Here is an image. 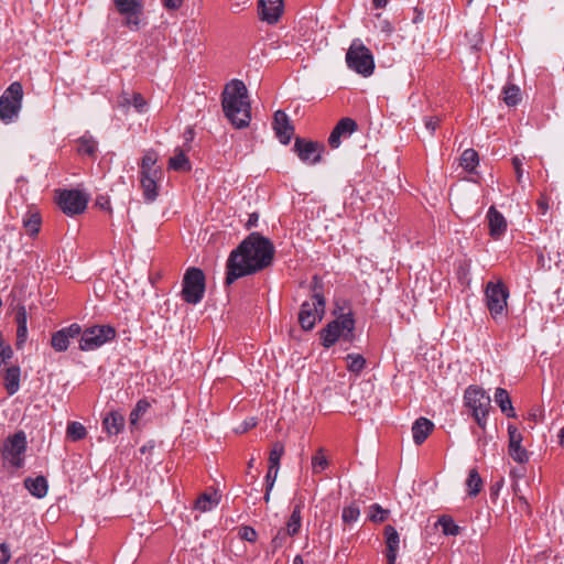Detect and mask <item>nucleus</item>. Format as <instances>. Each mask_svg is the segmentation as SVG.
<instances>
[{
    "instance_id": "aec40b11",
    "label": "nucleus",
    "mask_w": 564,
    "mask_h": 564,
    "mask_svg": "<svg viewBox=\"0 0 564 564\" xmlns=\"http://www.w3.org/2000/svg\"><path fill=\"white\" fill-rule=\"evenodd\" d=\"M509 455L517 463L523 464L529 460V455L525 448L521 446L522 435L517 427L509 425Z\"/></svg>"
},
{
    "instance_id": "c756f323",
    "label": "nucleus",
    "mask_w": 564,
    "mask_h": 564,
    "mask_svg": "<svg viewBox=\"0 0 564 564\" xmlns=\"http://www.w3.org/2000/svg\"><path fill=\"white\" fill-rule=\"evenodd\" d=\"M169 169L177 172H188L192 170V164L182 149H175V154L169 160Z\"/></svg>"
},
{
    "instance_id": "0e129e2a",
    "label": "nucleus",
    "mask_w": 564,
    "mask_h": 564,
    "mask_svg": "<svg viewBox=\"0 0 564 564\" xmlns=\"http://www.w3.org/2000/svg\"><path fill=\"white\" fill-rule=\"evenodd\" d=\"M538 207H539V209L541 210L542 214H545L547 208H549L547 203L544 202V200H539L538 202Z\"/></svg>"
},
{
    "instance_id": "6e6552de",
    "label": "nucleus",
    "mask_w": 564,
    "mask_h": 564,
    "mask_svg": "<svg viewBox=\"0 0 564 564\" xmlns=\"http://www.w3.org/2000/svg\"><path fill=\"white\" fill-rule=\"evenodd\" d=\"M203 270L198 268H188L183 276L182 299L188 304L199 303L205 294L206 283Z\"/></svg>"
},
{
    "instance_id": "3c124183",
    "label": "nucleus",
    "mask_w": 564,
    "mask_h": 564,
    "mask_svg": "<svg viewBox=\"0 0 564 564\" xmlns=\"http://www.w3.org/2000/svg\"><path fill=\"white\" fill-rule=\"evenodd\" d=\"M15 312V323L17 325H28V313L26 308L23 304L19 303L14 307Z\"/></svg>"
},
{
    "instance_id": "f8f14e48",
    "label": "nucleus",
    "mask_w": 564,
    "mask_h": 564,
    "mask_svg": "<svg viewBox=\"0 0 564 564\" xmlns=\"http://www.w3.org/2000/svg\"><path fill=\"white\" fill-rule=\"evenodd\" d=\"M88 197L78 189H62L57 192L56 204L68 216L79 215L85 212Z\"/></svg>"
},
{
    "instance_id": "774afa93",
    "label": "nucleus",
    "mask_w": 564,
    "mask_h": 564,
    "mask_svg": "<svg viewBox=\"0 0 564 564\" xmlns=\"http://www.w3.org/2000/svg\"><path fill=\"white\" fill-rule=\"evenodd\" d=\"M558 437H560V444L562 446H564V427L561 430Z\"/></svg>"
},
{
    "instance_id": "79ce46f5",
    "label": "nucleus",
    "mask_w": 564,
    "mask_h": 564,
    "mask_svg": "<svg viewBox=\"0 0 564 564\" xmlns=\"http://www.w3.org/2000/svg\"><path fill=\"white\" fill-rule=\"evenodd\" d=\"M121 104L123 106L132 105L138 112L144 111L147 106V101L140 93H133L131 98L127 94H124L122 96Z\"/></svg>"
},
{
    "instance_id": "393cba45",
    "label": "nucleus",
    "mask_w": 564,
    "mask_h": 564,
    "mask_svg": "<svg viewBox=\"0 0 564 564\" xmlns=\"http://www.w3.org/2000/svg\"><path fill=\"white\" fill-rule=\"evenodd\" d=\"M21 370L19 366H11L4 370L3 386L9 395H13L20 388Z\"/></svg>"
},
{
    "instance_id": "ea45409f",
    "label": "nucleus",
    "mask_w": 564,
    "mask_h": 564,
    "mask_svg": "<svg viewBox=\"0 0 564 564\" xmlns=\"http://www.w3.org/2000/svg\"><path fill=\"white\" fill-rule=\"evenodd\" d=\"M437 524L442 528V532L445 535L456 536L460 533V528L448 516H442L438 519Z\"/></svg>"
},
{
    "instance_id": "052dcab7",
    "label": "nucleus",
    "mask_w": 564,
    "mask_h": 564,
    "mask_svg": "<svg viewBox=\"0 0 564 564\" xmlns=\"http://www.w3.org/2000/svg\"><path fill=\"white\" fill-rule=\"evenodd\" d=\"M258 221V214L256 213H252L250 216H249V220L247 223V227L248 228H251L252 226H256Z\"/></svg>"
},
{
    "instance_id": "473e14b6",
    "label": "nucleus",
    "mask_w": 564,
    "mask_h": 564,
    "mask_svg": "<svg viewBox=\"0 0 564 564\" xmlns=\"http://www.w3.org/2000/svg\"><path fill=\"white\" fill-rule=\"evenodd\" d=\"M521 90L518 86L509 84L503 87L502 100L509 107H514L521 101Z\"/></svg>"
},
{
    "instance_id": "de8ad7c7",
    "label": "nucleus",
    "mask_w": 564,
    "mask_h": 564,
    "mask_svg": "<svg viewBox=\"0 0 564 564\" xmlns=\"http://www.w3.org/2000/svg\"><path fill=\"white\" fill-rule=\"evenodd\" d=\"M158 153L154 150H149L144 153L140 162V169H153L159 167L156 165L158 162Z\"/></svg>"
},
{
    "instance_id": "4be33fe9",
    "label": "nucleus",
    "mask_w": 564,
    "mask_h": 564,
    "mask_svg": "<svg viewBox=\"0 0 564 564\" xmlns=\"http://www.w3.org/2000/svg\"><path fill=\"white\" fill-rule=\"evenodd\" d=\"M489 235L494 239H499L507 230V221L503 215L491 206L487 213Z\"/></svg>"
},
{
    "instance_id": "f3484780",
    "label": "nucleus",
    "mask_w": 564,
    "mask_h": 564,
    "mask_svg": "<svg viewBox=\"0 0 564 564\" xmlns=\"http://www.w3.org/2000/svg\"><path fill=\"white\" fill-rule=\"evenodd\" d=\"M357 129L358 124L354 119L349 117L340 119L329 134V147L337 149L341 143V139H348Z\"/></svg>"
},
{
    "instance_id": "5701e85b",
    "label": "nucleus",
    "mask_w": 564,
    "mask_h": 564,
    "mask_svg": "<svg viewBox=\"0 0 564 564\" xmlns=\"http://www.w3.org/2000/svg\"><path fill=\"white\" fill-rule=\"evenodd\" d=\"M434 430V423L426 417L417 419L412 425L413 441L416 445L425 442L429 435Z\"/></svg>"
},
{
    "instance_id": "a18cd8bd",
    "label": "nucleus",
    "mask_w": 564,
    "mask_h": 564,
    "mask_svg": "<svg viewBox=\"0 0 564 564\" xmlns=\"http://www.w3.org/2000/svg\"><path fill=\"white\" fill-rule=\"evenodd\" d=\"M289 538L290 534L285 532L284 529H279L270 543L272 552L274 553L283 547L286 544Z\"/></svg>"
},
{
    "instance_id": "338daca9",
    "label": "nucleus",
    "mask_w": 564,
    "mask_h": 564,
    "mask_svg": "<svg viewBox=\"0 0 564 564\" xmlns=\"http://www.w3.org/2000/svg\"><path fill=\"white\" fill-rule=\"evenodd\" d=\"M293 564H304L303 558L300 555H296L293 560Z\"/></svg>"
},
{
    "instance_id": "4468645a",
    "label": "nucleus",
    "mask_w": 564,
    "mask_h": 564,
    "mask_svg": "<svg viewBox=\"0 0 564 564\" xmlns=\"http://www.w3.org/2000/svg\"><path fill=\"white\" fill-rule=\"evenodd\" d=\"M538 265L544 270H551L553 267L560 268L564 262V250L561 242L551 239L547 245L536 251Z\"/></svg>"
},
{
    "instance_id": "412c9836",
    "label": "nucleus",
    "mask_w": 564,
    "mask_h": 564,
    "mask_svg": "<svg viewBox=\"0 0 564 564\" xmlns=\"http://www.w3.org/2000/svg\"><path fill=\"white\" fill-rule=\"evenodd\" d=\"M384 543H386V557L388 564H395V560L398 556L399 545H400V535L397 529L388 524L383 529Z\"/></svg>"
},
{
    "instance_id": "37998d69",
    "label": "nucleus",
    "mask_w": 564,
    "mask_h": 564,
    "mask_svg": "<svg viewBox=\"0 0 564 564\" xmlns=\"http://www.w3.org/2000/svg\"><path fill=\"white\" fill-rule=\"evenodd\" d=\"M328 467V460L324 455V449L319 448L317 453L312 457V470L313 474H319Z\"/></svg>"
},
{
    "instance_id": "20e7f679",
    "label": "nucleus",
    "mask_w": 564,
    "mask_h": 564,
    "mask_svg": "<svg viewBox=\"0 0 564 564\" xmlns=\"http://www.w3.org/2000/svg\"><path fill=\"white\" fill-rule=\"evenodd\" d=\"M312 291L311 301L304 302L299 313V323L304 330L313 329L316 322L322 321L325 314V297L322 293V284L316 275L313 278Z\"/></svg>"
},
{
    "instance_id": "c03bdc74",
    "label": "nucleus",
    "mask_w": 564,
    "mask_h": 564,
    "mask_svg": "<svg viewBox=\"0 0 564 564\" xmlns=\"http://www.w3.org/2000/svg\"><path fill=\"white\" fill-rule=\"evenodd\" d=\"M149 408L150 403L145 399L139 400L130 413L131 425H135L140 417L149 410Z\"/></svg>"
},
{
    "instance_id": "5fc2aeb1",
    "label": "nucleus",
    "mask_w": 564,
    "mask_h": 564,
    "mask_svg": "<svg viewBox=\"0 0 564 564\" xmlns=\"http://www.w3.org/2000/svg\"><path fill=\"white\" fill-rule=\"evenodd\" d=\"M278 473H279V469H270V466L268 467V471H267V475H265V487H268V491H271L274 484H275V480H276V477H278Z\"/></svg>"
},
{
    "instance_id": "dca6fc26",
    "label": "nucleus",
    "mask_w": 564,
    "mask_h": 564,
    "mask_svg": "<svg viewBox=\"0 0 564 564\" xmlns=\"http://www.w3.org/2000/svg\"><path fill=\"white\" fill-rule=\"evenodd\" d=\"M82 334V327L74 323L67 327L56 330L52 334L51 346L57 352L66 351L70 339L78 338Z\"/></svg>"
},
{
    "instance_id": "b1692460",
    "label": "nucleus",
    "mask_w": 564,
    "mask_h": 564,
    "mask_svg": "<svg viewBox=\"0 0 564 564\" xmlns=\"http://www.w3.org/2000/svg\"><path fill=\"white\" fill-rule=\"evenodd\" d=\"M104 430L108 435H118L124 427V416L119 411H111L102 421Z\"/></svg>"
},
{
    "instance_id": "423d86ee",
    "label": "nucleus",
    "mask_w": 564,
    "mask_h": 564,
    "mask_svg": "<svg viewBox=\"0 0 564 564\" xmlns=\"http://www.w3.org/2000/svg\"><path fill=\"white\" fill-rule=\"evenodd\" d=\"M347 66L356 73L367 77L373 73V56L368 47H366L359 39L350 44L346 54Z\"/></svg>"
},
{
    "instance_id": "bf43d9fd",
    "label": "nucleus",
    "mask_w": 564,
    "mask_h": 564,
    "mask_svg": "<svg viewBox=\"0 0 564 564\" xmlns=\"http://www.w3.org/2000/svg\"><path fill=\"white\" fill-rule=\"evenodd\" d=\"M10 560V552L6 544L0 545V564H7Z\"/></svg>"
},
{
    "instance_id": "e433bc0d",
    "label": "nucleus",
    "mask_w": 564,
    "mask_h": 564,
    "mask_svg": "<svg viewBox=\"0 0 564 564\" xmlns=\"http://www.w3.org/2000/svg\"><path fill=\"white\" fill-rule=\"evenodd\" d=\"M219 502V499L216 497V494L215 495H210V494H202L196 502H195V509L196 510H199L202 512H206V511H209L212 510L214 507H216Z\"/></svg>"
},
{
    "instance_id": "680f3d73",
    "label": "nucleus",
    "mask_w": 564,
    "mask_h": 564,
    "mask_svg": "<svg viewBox=\"0 0 564 564\" xmlns=\"http://www.w3.org/2000/svg\"><path fill=\"white\" fill-rule=\"evenodd\" d=\"M243 429L241 430V432H247L249 429H252L257 425V422L254 419H251L250 421H246L243 423Z\"/></svg>"
},
{
    "instance_id": "7c9ffc66",
    "label": "nucleus",
    "mask_w": 564,
    "mask_h": 564,
    "mask_svg": "<svg viewBox=\"0 0 564 564\" xmlns=\"http://www.w3.org/2000/svg\"><path fill=\"white\" fill-rule=\"evenodd\" d=\"M41 215L37 212L29 210L23 218V227L30 236H35L41 229Z\"/></svg>"
},
{
    "instance_id": "9b49d317",
    "label": "nucleus",
    "mask_w": 564,
    "mask_h": 564,
    "mask_svg": "<svg viewBox=\"0 0 564 564\" xmlns=\"http://www.w3.org/2000/svg\"><path fill=\"white\" fill-rule=\"evenodd\" d=\"M116 337V329L109 325H96L86 328L80 334L79 349L83 351L94 350Z\"/></svg>"
},
{
    "instance_id": "cd10ccee",
    "label": "nucleus",
    "mask_w": 564,
    "mask_h": 564,
    "mask_svg": "<svg viewBox=\"0 0 564 564\" xmlns=\"http://www.w3.org/2000/svg\"><path fill=\"white\" fill-rule=\"evenodd\" d=\"M98 151L97 141L89 134H84L77 140V153L79 155H87L96 158Z\"/></svg>"
},
{
    "instance_id": "4d7b16f0",
    "label": "nucleus",
    "mask_w": 564,
    "mask_h": 564,
    "mask_svg": "<svg viewBox=\"0 0 564 564\" xmlns=\"http://www.w3.org/2000/svg\"><path fill=\"white\" fill-rule=\"evenodd\" d=\"M512 165H513V169H514V172H516L517 182L521 183L522 182V176H523L521 159L518 158V156H513L512 158Z\"/></svg>"
},
{
    "instance_id": "39448f33",
    "label": "nucleus",
    "mask_w": 564,
    "mask_h": 564,
    "mask_svg": "<svg viewBox=\"0 0 564 564\" xmlns=\"http://www.w3.org/2000/svg\"><path fill=\"white\" fill-rule=\"evenodd\" d=\"M464 405L468 409L477 425L485 430L491 409L490 397L481 388L469 386L464 393Z\"/></svg>"
},
{
    "instance_id": "58836bf2",
    "label": "nucleus",
    "mask_w": 564,
    "mask_h": 564,
    "mask_svg": "<svg viewBox=\"0 0 564 564\" xmlns=\"http://www.w3.org/2000/svg\"><path fill=\"white\" fill-rule=\"evenodd\" d=\"M284 454V445L281 442H275L269 454L270 469H280V460Z\"/></svg>"
},
{
    "instance_id": "69168bd1",
    "label": "nucleus",
    "mask_w": 564,
    "mask_h": 564,
    "mask_svg": "<svg viewBox=\"0 0 564 564\" xmlns=\"http://www.w3.org/2000/svg\"><path fill=\"white\" fill-rule=\"evenodd\" d=\"M270 495H271V491H268V487H265V491H264L263 500H264L267 503L270 501Z\"/></svg>"
},
{
    "instance_id": "09e8293b",
    "label": "nucleus",
    "mask_w": 564,
    "mask_h": 564,
    "mask_svg": "<svg viewBox=\"0 0 564 564\" xmlns=\"http://www.w3.org/2000/svg\"><path fill=\"white\" fill-rule=\"evenodd\" d=\"M12 355H13V350H12L11 346L6 344V341L3 339V335L0 332V366L2 364L7 362V360L11 359Z\"/></svg>"
},
{
    "instance_id": "72a5a7b5",
    "label": "nucleus",
    "mask_w": 564,
    "mask_h": 564,
    "mask_svg": "<svg viewBox=\"0 0 564 564\" xmlns=\"http://www.w3.org/2000/svg\"><path fill=\"white\" fill-rule=\"evenodd\" d=\"M467 491L470 497L477 496L482 489V480L476 468L469 470L468 478L466 480Z\"/></svg>"
},
{
    "instance_id": "2eb2a0df",
    "label": "nucleus",
    "mask_w": 564,
    "mask_h": 564,
    "mask_svg": "<svg viewBox=\"0 0 564 564\" xmlns=\"http://www.w3.org/2000/svg\"><path fill=\"white\" fill-rule=\"evenodd\" d=\"M293 150L303 162L316 164L322 159L324 145L316 141L296 138Z\"/></svg>"
},
{
    "instance_id": "4c0bfd02",
    "label": "nucleus",
    "mask_w": 564,
    "mask_h": 564,
    "mask_svg": "<svg viewBox=\"0 0 564 564\" xmlns=\"http://www.w3.org/2000/svg\"><path fill=\"white\" fill-rule=\"evenodd\" d=\"M87 435L86 427L79 422H69L66 429V436L73 441L77 442L85 438Z\"/></svg>"
},
{
    "instance_id": "603ef678",
    "label": "nucleus",
    "mask_w": 564,
    "mask_h": 564,
    "mask_svg": "<svg viewBox=\"0 0 564 564\" xmlns=\"http://www.w3.org/2000/svg\"><path fill=\"white\" fill-rule=\"evenodd\" d=\"M162 173L161 167L140 169V178H161Z\"/></svg>"
},
{
    "instance_id": "864d4df0",
    "label": "nucleus",
    "mask_w": 564,
    "mask_h": 564,
    "mask_svg": "<svg viewBox=\"0 0 564 564\" xmlns=\"http://www.w3.org/2000/svg\"><path fill=\"white\" fill-rule=\"evenodd\" d=\"M28 338V325H17V347L21 348Z\"/></svg>"
},
{
    "instance_id": "6ab92c4d",
    "label": "nucleus",
    "mask_w": 564,
    "mask_h": 564,
    "mask_svg": "<svg viewBox=\"0 0 564 564\" xmlns=\"http://www.w3.org/2000/svg\"><path fill=\"white\" fill-rule=\"evenodd\" d=\"M258 9L261 20L274 24L283 13V0H259Z\"/></svg>"
},
{
    "instance_id": "13d9d810",
    "label": "nucleus",
    "mask_w": 564,
    "mask_h": 564,
    "mask_svg": "<svg viewBox=\"0 0 564 564\" xmlns=\"http://www.w3.org/2000/svg\"><path fill=\"white\" fill-rule=\"evenodd\" d=\"M184 0H162V4L166 10H177L182 7Z\"/></svg>"
},
{
    "instance_id": "8fccbe9b",
    "label": "nucleus",
    "mask_w": 564,
    "mask_h": 564,
    "mask_svg": "<svg viewBox=\"0 0 564 564\" xmlns=\"http://www.w3.org/2000/svg\"><path fill=\"white\" fill-rule=\"evenodd\" d=\"M239 536L245 541L253 543L257 541L258 533L252 527L243 525L239 529Z\"/></svg>"
},
{
    "instance_id": "f257e3e1",
    "label": "nucleus",
    "mask_w": 564,
    "mask_h": 564,
    "mask_svg": "<svg viewBox=\"0 0 564 564\" xmlns=\"http://www.w3.org/2000/svg\"><path fill=\"white\" fill-rule=\"evenodd\" d=\"M273 257V243L259 232L250 234L230 252L226 263L225 284L230 285L240 278L268 268L272 263Z\"/></svg>"
},
{
    "instance_id": "7ed1b4c3",
    "label": "nucleus",
    "mask_w": 564,
    "mask_h": 564,
    "mask_svg": "<svg viewBox=\"0 0 564 564\" xmlns=\"http://www.w3.org/2000/svg\"><path fill=\"white\" fill-rule=\"evenodd\" d=\"M356 321L352 312L343 313L334 321L329 322L319 330V338L325 348H330L340 338L346 343H354Z\"/></svg>"
},
{
    "instance_id": "6e6d98bb",
    "label": "nucleus",
    "mask_w": 564,
    "mask_h": 564,
    "mask_svg": "<svg viewBox=\"0 0 564 564\" xmlns=\"http://www.w3.org/2000/svg\"><path fill=\"white\" fill-rule=\"evenodd\" d=\"M441 122V118L437 117V116H433V117H426L424 119V124H425V128L431 132L433 133L436 128L438 127Z\"/></svg>"
},
{
    "instance_id": "1a4fd4ad",
    "label": "nucleus",
    "mask_w": 564,
    "mask_h": 564,
    "mask_svg": "<svg viewBox=\"0 0 564 564\" xmlns=\"http://www.w3.org/2000/svg\"><path fill=\"white\" fill-rule=\"evenodd\" d=\"M487 307L494 319L502 317L507 310L508 288L502 282H488L485 289Z\"/></svg>"
},
{
    "instance_id": "a211bd4d",
    "label": "nucleus",
    "mask_w": 564,
    "mask_h": 564,
    "mask_svg": "<svg viewBox=\"0 0 564 564\" xmlns=\"http://www.w3.org/2000/svg\"><path fill=\"white\" fill-rule=\"evenodd\" d=\"M272 124L280 142L289 144L294 133V127L292 126L288 115L283 110L275 111Z\"/></svg>"
},
{
    "instance_id": "bb28decb",
    "label": "nucleus",
    "mask_w": 564,
    "mask_h": 564,
    "mask_svg": "<svg viewBox=\"0 0 564 564\" xmlns=\"http://www.w3.org/2000/svg\"><path fill=\"white\" fill-rule=\"evenodd\" d=\"M302 509L303 503L299 502L294 506L292 513L286 522V528L284 529L285 532L290 534V536H295L299 534L301 527H302Z\"/></svg>"
},
{
    "instance_id": "0eeeda50",
    "label": "nucleus",
    "mask_w": 564,
    "mask_h": 564,
    "mask_svg": "<svg viewBox=\"0 0 564 564\" xmlns=\"http://www.w3.org/2000/svg\"><path fill=\"white\" fill-rule=\"evenodd\" d=\"M23 87L20 82H13L0 97V120L13 122L22 108Z\"/></svg>"
},
{
    "instance_id": "c85d7f7f",
    "label": "nucleus",
    "mask_w": 564,
    "mask_h": 564,
    "mask_svg": "<svg viewBox=\"0 0 564 564\" xmlns=\"http://www.w3.org/2000/svg\"><path fill=\"white\" fill-rule=\"evenodd\" d=\"M495 402L499 405L502 413L509 417L516 416L508 391L503 388H497L495 392Z\"/></svg>"
},
{
    "instance_id": "e2e57ef3",
    "label": "nucleus",
    "mask_w": 564,
    "mask_h": 564,
    "mask_svg": "<svg viewBox=\"0 0 564 564\" xmlns=\"http://www.w3.org/2000/svg\"><path fill=\"white\" fill-rule=\"evenodd\" d=\"M372 3L376 9H382L388 4V0H372Z\"/></svg>"
},
{
    "instance_id": "a878e982",
    "label": "nucleus",
    "mask_w": 564,
    "mask_h": 564,
    "mask_svg": "<svg viewBox=\"0 0 564 564\" xmlns=\"http://www.w3.org/2000/svg\"><path fill=\"white\" fill-rule=\"evenodd\" d=\"M24 486L36 498H43L47 494L48 486L44 476L28 477L24 479Z\"/></svg>"
},
{
    "instance_id": "c9c22d12",
    "label": "nucleus",
    "mask_w": 564,
    "mask_h": 564,
    "mask_svg": "<svg viewBox=\"0 0 564 564\" xmlns=\"http://www.w3.org/2000/svg\"><path fill=\"white\" fill-rule=\"evenodd\" d=\"M347 361V370L356 376L360 375V372L366 367V359L364 356L359 354H348L346 357Z\"/></svg>"
},
{
    "instance_id": "9d476101",
    "label": "nucleus",
    "mask_w": 564,
    "mask_h": 564,
    "mask_svg": "<svg viewBox=\"0 0 564 564\" xmlns=\"http://www.w3.org/2000/svg\"><path fill=\"white\" fill-rule=\"evenodd\" d=\"M26 451V436L23 431H19L7 437L2 445V458L15 468H21L24 464V454Z\"/></svg>"
},
{
    "instance_id": "ddd939ff",
    "label": "nucleus",
    "mask_w": 564,
    "mask_h": 564,
    "mask_svg": "<svg viewBox=\"0 0 564 564\" xmlns=\"http://www.w3.org/2000/svg\"><path fill=\"white\" fill-rule=\"evenodd\" d=\"M116 10L124 17V25L137 31L141 24L143 14V0H112Z\"/></svg>"
},
{
    "instance_id": "2f4dec72",
    "label": "nucleus",
    "mask_w": 564,
    "mask_h": 564,
    "mask_svg": "<svg viewBox=\"0 0 564 564\" xmlns=\"http://www.w3.org/2000/svg\"><path fill=\"white\" fill-rule=\"evenodd\" d=\"M160 178H140V185L143 192L145 202L152 203L156 199L158 193V181Z\"/></svg>"
},
{
    "instance_id": "a19ab883",
    "label": "nucleus",
    "mask_w": 564,
    "mask_h": 564,
    "mask_svg": "<svg viewBox=\"0 0 564 564\" xmlns=\"http://www.w3.org/2000/svg\"><path fill=\"white\" fill-rule=\"evenodd\" d=\"M360 517V508L356 502L344 507L341 512V520L345 524L350 525L356 522Z\"/></svg>"
},
{
    "instance_id": "f704fd0d",
    "label": "nucleus",
    "mask_w": 564,
    "mask_h": 564,
    "mask_svg": "<svg viewBox=\"0 0 564 564\" xmlns=\"http://www.w3.org/2000/svg\"><path fill=\"white\" fill-rule=\"evenodd\" d=\"M479 163L478 153L474 149H467L460 156V165L469 173L474 172Z\"/></svg>"
},
{
    "instance_id": "f03ea898",
    "label": "nucleus",
    "mask_w": 564,
    "mask_h": 564,
    "mask_svg": "<svg viewBox=\"0 0 564 564\" xmlns=\"http://www.w3.org/2000/svg\"><path fill=\"white\" fill-rule=\"evenodd\" d=\"M221 106L226 118L237 129L247 128L251 121V105L248 89L240 79H232L221 94Z\"/></svg>"
},
{
    "instance_id": "49530a36",
    "label": "nucleus",
    "mask_w": 564,
    "mask_h": 564,
    "mask_svg": "<svg viewBox=\"0 0 564 564\" xmlns=\"http://www.w3.org/2000/svg\"><path fill=\"white\" fill-rule=\"evenodd\" d=\"M389 514V511L383 509L380 505L373 503L370 507L369 520L376 523L383 522Z\"/></svg>"
}]
</instances>
